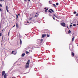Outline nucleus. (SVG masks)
Returning <instances> with one entry per match:
<instances>
[{"label": "nucleus", "mask_w": 78, "mask_h": 78, "mask_svg": "<svg viewBox=\"0 0 78 78\" xmlns=\"http://www.w3.org/2000/svg\"><path fill=\"white\" fill-rule=\"evenodd\" d=\"M28 23H35V20H34V19H33V17L30 18V19H29V21H27Z\"/></svg>", "instance_id": "f257e3e1"}, {"label": "nucleus", "mask_w": 78, "mask_h": 78, "mask_svg": "<svg viewBox=\"0 0 78 78\" xmlns=\"http://www.w3.org/2000/svg\"><path fill=\"white\" fill-rule=\"evenodd\" d=\"M39 13H33L31 15L33 17L35 18L37 17H38L39 16Z\"/></svg>", "instance_id": "f03ea898"}, {"label": "nucleus", "mask_w": 78, "mask_h": 78, "mask_svg": "<svg viewBox=\"0 0 78 78\" xmlns=\"http://www.w3.org/2000/svg\"><path fill=\"white\" fill-rule=\"evenodd\" d=\"M29 67H30V65L29 64L26 63L25 68H26V69H27L28 68H29Z\"/></svg>", "instance_id": "7ed1b4c3"}, {"label": "nucleus", "mask_w": 78, "mask_h": 78, "mask_svg": "<svg viewBox=\"0 0 78 78\" xmlns=\"http://www.w3.org/2000/svg\"><path fill=\"white\" fill-rule=\"evenodd\" d=\"M61 25L62 26V27H64L66 25V24L64 23H61Z\"/></svg>", "instance_id": "20e7f679"}, {"label": "nucleus", "mask_w": 78, "mask_h": 78, "mask_svg": "<svg viewBox=\"0 0 78 78\" xmlns=\"http://www.w3.org/2000/svg\"><path fill=\"white\" fill-rule=\"evenodd\" d=\"M5 71H3L2 72V76H3V75H5Z\"/></svg>", "instance_id": "39448f33"}, {"label": "nucleus", "mask_w": 78, "mask_h": 78, "mask_svg": "<svg viewBox=\"0 0 78 78\" xmlns=\"http://www.w3.org/2000/svg\"><path fill=\"white\" fill-rule=\"evenodd\" d=\"M16 53H17V51H14L13 53L14 55H16Z\"/></svg>", "instance_id": "423d86ee"}, {"label": "nucleus", "mask_w": 78, "mask_h": 78, "mask_svg": "<svg viewBox=\"0 0 78 78\" xmlns=\"http://www.w3.org/2000/svg\"><path fill=\"white\" fill-rule=\"evenodd\" d=\"M25 53H23L22 54V55H21V56L22 57H23V56H25Z\"/></svg>", "instance_id": "0eeeda50"}, {"label": "nucleus", "mask_w": 78, "mask_h": 78, "mask_svg": "<svg viewBox=\"0 0 78 78\" xmlns=\"http://www.w3.org/2000/svg\"><path fill=\"white\" fill-rule=\"evenodd\" d=\"M16 26L17 28H18V27H19V25H18V24H17V23H16Z\"/></svg>", "instance_id": "6e6552de"}, {"label": "nucleus", "mask_w": 78, "mask_h": 78, "mask_svg": "<svg viewBox=\"0 0 78 78\" xmlns=\"http://www.w3.org/2000/svg\"><path fill=\"white\" fill-rule=\"evenodd\" d=\"M30 60H28L27 63V64H29V63H30Z\"/></svg>", "instance_id": "1a4fd4ad"}, {"label": "nucleus", "mask_w": 78, "mask_h": 78, "mask_svg": "<svg viewBox=\"0 0 78 78\" xmlns=\"http://www.w3.org/2000/svg\"><path fill=\"white\" fill-rule=\"evenodd\" d=\"M49 2L50 4H52V1H49Z\"/></svg>", "instance_id": "9d476101"}, {"label": "nucleus", "mask_w": 78, "mask_h": 78, "mask_svg": "<svg viewBox=\"0 0 78 78\" xmlns=\"http://www.w3.org/2000/svg\"><path fill=\"white\" fill-rule=\"evenodd\" d=\"M20 44L21 45H22V40L21 39H20Z\"/></svg>", "instance_id": "9b49d317"}, {"label": "nucleus", "mask_w": 78, "mask_h": 78, "mask_svg": "<svg viewBox=\"0 0 78 78\" xmlns=\"http://www.w3.org/2000/svg\"><path fill=\"white\" fill-rule=\"evenodd\" d=\"M4 78H6V74H5L4 76Z\"/></svg>", "instance_id": "f8f14e48"}, {"label": "nucleus", "mask_w": 78, "mask_h": 78, "mask_svg": "<svg viewBox=\"0 0 78 78\" xmlns=\"http://www.w3.org/2000/svg\"><path fill=\"white\" fill-rule=\"evenodd\" d=\"M74 40V37H73L72 39V41L73 42Z\"/></svg>", "instance_id": "ddd939ff"}, {"label": "nucleus", "mask_w": 78, "mask_h": 78, "mask_svg": "<svg viewBox=\"0 0 78 78\" xmlns=\"http://www.w3.org/2000/svg\"><path fill=\"white\" fill-rule=\"evenodd\" d=\"M50 11H52V12H54V11H53V9H50Z\"/></svg>", "instance_id": "4468645a"}, {"label": "nucleus", "mask_w": 78, "mask_h": 78, "mask_svg": "<svg viewBox=\"0 0 78 78\" xmlns=\"http://www.w3.org/2000/svg\"><path fill=\"white\" fill-rule=\"evenodd\" d=\"M43 41V39H41V43H42V42Z\"/></svg>", "instance_id": "2eb2a0df"}, {"label": "nucleus", "mask_w": 78, "mask_h": 78, "mask_svg": "<svg viewBox=\"0 0 78 78\" xmlns=\"http://www.w3.org/2000/svg\"><path fill=\"white\" fill-rule=\"evenodd\" d=\"M6 10H7V12L8 11V6H6Z\"/></svg>", "instance_id": "dca6fc26"}, {"label": "nucleus", "mask_w": 78, "mask_h": 78, "mask_svg": "<svg viewBox=\"0 0 78 78\" xmlns=\"http://www.w3.org/2000/svg\"><path fill=\"white\" fill-rule=\"evenodd\" d=\"M73 14H76V12H75V11L74 12H73Z\"/></svg>", "instance_id": "f3484780"}, {"label": "nucleus", "mask_w": 78, "mask_h": 78, "mask_svg": "<svg viewBox=\"0 0 78 78\" xmlns=\"http://www.w3.org/2000/svg\"><path fill=\"white\" fill-rule=\"evenodd\" d=\"M53 5L54 6V7H56V5H55V4H53Z\"/></svg>", "instance_id": "a211bd4d"}, {"label": "nucleus", "mask_w": 78, "mask_h": 78, "mask_svg": "<svg viewBox=\"0 0 78 78\" xmlns=\"http://www.w3.org/2000/svg\"><path fill=\"white\" fill-rule=\"evenodd\" d=\"M45 35H43L42 36V37H45Z\"/></svg>", "instance_id": "6ab92c4d"}, {"label": "nucleus", "mask_w": 78, "mask_h": 78, "mask_svg": "<svg viewBox=\"0 0 78 78\" xmlns=\"http://www.w3.org/2000/svg\"><path fill=\"white\" fill-rule=\"evenodd\" d=\"M68 33H71V31H70V30H69Z\"/></svg>", "instance_id": "aec40b11"}, {"label": "nucleus", "mask_w": 78, "mask_h": 78, "mask_svg": "<svg viewBox=\"0 0 78 78\" xmlns=\"http://www.w3.org/2000/svg\"><path fill=\"white\" fill-rule=\"evenodd\" d=\"M72 55H73V56H74V55H75V54H74V53H73V52H72Z\"/></svg>", "instance_id": "412c9836"}, {"label": "nucleus", "mask_w": 78, "mask_h": 78, "mask_svg": "<svg viewBox=\"0 0 78 78\" xmlns=\"http://www.w3.org/2000/svg\"><path fill=\"white\" fill-rule=\"evenodd\" d=\"M16 19H17V18H18V15H16Z\"/></svg>", "instance_id": "4be33fe9"}, {"label": "nucleus", "mask_w": 78, "mask_h": 78, "mask_svg": "<svg viewBox=\"0 0 78 78\" xmlns=\"http://www.w3.org/2000/svg\"><path fill=\"white\" fill-rule=\"evenodd\" d=\"M76 24H74L73 25V27H75V26H76Z\"/></svg>", "instance_id": "5701e85b"}, {"label": "nucleus", "mask_w": 78, "mask_h": 78, "mask_svg": "<svg viewBox=\"0 0 78 78\" xmlns=\"http://www.w3.org/2000/svg\"><path fill=\"white\" fill-rule=\"evenodd\" d=\"M53 16H55V17H57V16H56V15H55V14H53Z\"/></svg>", "instance_id": "b1692460"}, {"label": "nucleus", "mask_w": 78, "mask_h": 78, "mask_svg": "<svg viewBox=\"0 0 78 78\" xmlns=\"http://www.w3.org/2000/svg\"><path fill=\"white\" fill-rule=\"evenodd\" d=\"M26 54H28V53H29V52L26 51Z\"/></svg>", "instance_id": "393cba45"}, {"label": "nucleus", "mask_w": 78, "mask_h": 78, "mask_svg": "<svg viewBox=\"0 0 78 78\" xmlns=\"http://www.w3.org/2000/svg\"><path fill=\"white\" fill-rule=\"evenodd\" d=\"M58 5H59V4L57 2L56 3V5L58 6Z\"/></svg>", "instance_id": "a878e982"}, {"label": "nucleus", "mask_w": 78, "mask_h": 78, "mask_svg": "<svg viewBox=\"0 0 78 78\" xmlns=\"http://www.w3.org/2000/svg\"><path fill=\"white\" fill-rule=\"evenodd\" d=\"M48 12H50L51 13H52V12H51V11L50 10H49Z\"/></svg>", "instance_id": "bb28decb"}, {"label": "nucleus", "mask_w": 78, "mask_h": 78, "mask_svg": "<svg viewBox=\"0 0 78 78\" xmlns=\"http://www.w3.org/2000/svg\"><path fill=\"white\" fill-rule=\"evenodd\" d=\"M48 8L46 10H45V12H47V10H48Z\"/></svg>", "instance_id": "cd10ccee"}, {"label": "nucleus", "mask_w": 78, "mask_h": 78, "mask_svg": "<svg viewBox=\"0 0 78 78\" xmlns=\"http://www.w3.org/2000/svg\"><path fill=\"white\" fill-rule=\"evenodd\" d=\"M53 19H54V20H55V18L54 17V16H53Z\"/></svg>", "instance_id": "c85d7f7f"}, {"label": "nucleus", "mask_w": 78, "mask_h": 78, "mask_svg": "<svg viewBox=\"0 0 78 78\" xmlns=\"http://www.w3.org/2000/svg\"><path fill=\"white\" fill-rule=\"evenodd\" d=\"M78 16V13H77L76 14V16Z\"/></svg>", "instance_id": "c756f323"}, {"label": "nucleus", "mask_w": 78, "mask_h": 78, "mask_svg": "<svg viewBox=\"0 0 78 78\" xmlns=\"http://www.w3.org/2000/svg\"><path fill=\"white\" fill-rule=\"evenodd\" d=\"M27 38H28V39L30 38V36H28L27 37Z\"/></svg>", "instance_id": "7c9ffc66"}, {"label": "nucleus", "mask_w": 78, "mask_h": 78, "mask_svg": "<svg viewBox=\"0 0 78 78\" xmlns=\"http://www.w3.org/2000/svg\"><path fill=\"white\" fill-rule=\"evenodd\" d=\"M0 6H1V7H2V5L1 4H0Z\"/></svg>", "instance_id": "2f4dec72"}, {"label": "nucleus", "mask_w": 78, "mask_h": 78, "mask_svg": "<svg viewBox=\"0 0 78 78\" xmlns=\"http://www.w3.org/2000/svg\"><path fill=\"white\" fill-rule=\"evenodd\" d=\"M47 36L48 37H50V36L48 34H47Z\"/></svg>", "instance_id": "473e14b6"}, {"label": "nucleus", "mask_w": 78, "mask_h": 78, "mask_svg": "<svg viewBox=\"0 0 78 78\" xmlns=\"http://www.w3.org/2000/svg\"><path fill=\"white\" fill-rule=\"evenodd\" d=\"M2 36V33H1L0 34V36Z\"/></svg>", "instance_id": "72a5a7b5"}, {"label": "nucleus", "mask_w": 78, "mask_h": 78, "mask_svg": "<svg viewBox=\"0 0 78 78\" xmlns=\"http://www.w3.org/2000/svg\"><path fill=\"white\" fill-rule=\"evenodd\" d=\"M13 53H14V51H12V54H13Z\"/></svg>", "instance_id": "f704fd0d"}, {"label": "nucleus", "mask_w": 78, "mask_h": 78, "mask_svg": "<svg viewBox=\"0 0 78 78\" xmlns=\"http://www.w3.org/2000/svg\"><path fill=\"white\" fill-rule=\"evenodd\" d=\"M72 25H70V28L71 27H72Z\"/></svg>", "instance_id": "c9c22d12"}, {"label": "nucleus", "mask_w": 78, "mask_h": 78, "mask_svg": "<svg viewBox=\"0 0 78 78\" xmlns=\"http://www.w3.org/2000/svg\"><path fill=\"white\" fill-rule=\"evenodd\" d=\"M0 11H2V9L0 8Z\"/></svg>", "instance_id": "e433bc0d"}, {"label": "nucleus", "mask_w": 78, "mask_h": 78, "mask_svg": "<svg viewBox=\"0 0 78 78\" xmlns=\"http://www.w3.org/2000/svg\"><path fill=\"white\" fill-rule=\"evenodd\" d=\"M4 0H0V1H1V2H2V1H4Z\"/></svg>", "instance_id": "4c0bfd02"}, {"label": "nucleus", "mask_w": 78, "mask_h": 78, "mask_svg": "<svg viewBox=\"0 0 78 78\" xmlns=\"http://www.w3.org/2000/svg\"><path fill=\"white\" fill-rule=\"evenodd\" d=\"M77 25H78V22H77Z\"/></svg>", "instance_id": "58836bf2"}, {"label": "nucleus", "mask_w": 78, "mask_h": 78, "mask_svg": "<svg viewBox=\"0 0 78 78\" xmlns=\"http://www.w3.org/2000/svg\"><path fill=\"white\" fill-rule=\"evenodd\" d=\"M8 34H9V32Z\"/></svg>", "instance_id": "ea45409f"}, {"label": "nucleus", "mask_w": 78, "mask_h": 78, "mask_svg": "<svg viewBox=\"0 0 78 78\" xmlns=\"http://www.w3.org/2000/svg\"><path fill=\"white\" fill-rule=\"evenodd\" d=\"M24 24H25V25H26V24H25V22H24Z\"/></svg>", "instance_id": "a19ab883"}, {"label": "nucleus", "mask_w": 78, "mask_h": 78, "mask_svg": "<svg viewBox=\"0 0 78 78\" xmlns=\"http://www.w3.org/2000/svg\"><path fill=\"white\" fill-rule=\"evenodd\" d=\"M14 27H15V25H14L13 27V28H14Z\"/></svg>", "instance_id": "79ce46f5"}, {"label": "nucleus", "mask_w": 78, "mask_h": 78, "mask_svg": "<svg viewBox=\"0 0 78 78\" xmlns=\"http://www.w3.org/2000/svg\"><path fill=\"white\" fill-rule=\"evenodd\" d=\"M27 0H24V1H25V2H27Z\"/></svg>", "instance_id": "37998d69"}, {"label": "nucleus", "mask_w": 78, "mask_h": 78, "mask_svg": "<svg viewBox=\"0 0 78 78\" xmlns=\"http://www.w3.org/2000/svg\"><path fill=\"white\" fill-rule=\"evenodd\" d=\"M44 9H47L46 8H44Z\"/></svg>", "instance_id": "c03bdc74"}, {"label": "nucleus", "mask_w": 78, "mask_h": 78, "mask_svg": "<svg viewBox=\"0 0 78 78\" xmlns=\"http://www.w3.org/2000/svg\"><path fill=\"white\" fill-rule=\"evenodd\" d=\"M56 18H57V19H59V17H56Z\"/></svg>", "instance_id": "a18cd8bd"}, {"label": "nucleus", "mask_w": 78, "mask_h": 78, "mask_svg": "<svg viewBox=\"0 0 78 78\" xmlns=\"http://www.w3.org/2000/svg\"><path fill=\"white\" fill-rule=\"evenodd\" d=\"M29 2H30V0H28Z\"/></svg>", "instance_id": "49530a36"}, {"label": "nucleus", "mask_w": 78, "mask_h": 78, "mask_svg": "<svg viewBox=\"0 0 78 78\" xmlns=\"http://www.w3.org/2000/svg\"><path fill=\"white\" fill-rule=\"evenodd\" d=\"M18 16H20V14H18Z\"/></svg>", "instance_id": "de8ad7c7"}, {"label": "nucleus", "mask_w": 78, "mask_h": 78, "mask_svg": "<svg viewBox=\"0 0 78 78\" xmlns=\"http://www.w3.org/2000/svg\"><path fill=\"white\" fill-rule=\"evenodd\" d=\"M49 16H51V15H49Z\"/></svg>", "instance_id": "09e8293b"}, {"label": "nucleus", "mask_w": 78, "mask_h": 78, "mask_svg": "<svg viewBox=\"0 0 78 78\" xmlns=\"http://www.w3.org/2000/svg\"><path fill=\"white\" fill-rule=\"evenodd\" d=\"M73 24V23H71V24Z\"/></svg>", "instance_id": "8fccbe9b"}, {"label": "nucleus", "mask_w": 78, "mask_h": 78, "mask_svg": "<svg viewBox=\"0 0 78 78\" xmlns=\"http://www.w3.org/2000/svg\"><path fill=\"white\" fill-rule=\"evenodd\" d=\"M67 28H69L67 26Z\"/></svg>", "instance_id": "3c124183"}]
</instances>
